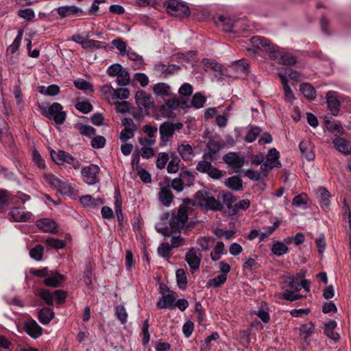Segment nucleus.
<instances>
[{"instance_id": "nucleus-44", "label": "nucleus", "mask_w": 351, "mask_h": 351, "mask_svg": "<svg viewBox=\"0 0 351 351\" xmlns=\"http://www.w3.org/2000/svg\"><path fill=\"white\" fill-rule=\"evenodd\" d=\"M74 84L75 87L79 90H82L84 91H93V87L90 83L86 81L83 79H77L74 81Z\"/></svg>"}, {"instance_id": "nucleus-45", "label": "nucleus", "mask_w": 351, "mask_h": 351, "mask_svg": "<svg viewBox=\"0 0 351 351\" xmlns=\"http://www.w3.org/2000/svg\"><path fill=\"white\" fill-rule=\"evenodd\" d=\"M114 210L119 220L122 219V200L119 193L116 192L114 194Z\"/></svg>"}, {"instance_id": "nucleus-5", "label": "nucleus", "mask_w": 351, "mask_h": 351, "mask_svg": "<svg viewBox=\"0 0 351 351\" xmlns=\"http://www.w3.org/2000/svg\"><path fill=\"white\" fill-rule=\"evenodd\" d=\"M50 154L52 160L58 165L68 164L75 169L80 168L81 165L80 162L77 159L73 158L70 154L64 151L59 150L56 152L51 150Z\"/></svg>"}, {"instance_id": "nucleus-8", "label": "nucleus", "mask_w": 351, "mask_h": 351, "mask_svg": "<svg viewBox=\"0 0 351 351\" xmlns=\"http://www.w3.org/2000/svg\"><path fill=\"white\" fill-rule=\"evenodd\" d=\"M202 253L198 248L191 247L185 255V261L193 271H196L199 268Z\"/></svg>"}, {"instance_id": "nucleus-31", "label": "nucleus", "mask_w": 351, "mask_h": 351, "mask_svg": "<svg viewBox=\"0 0 351 351\" xmlns=\"http://www.w3.org/2000/svg\"><path fill=\"white\" fill-rule=\"evenodd\" d=\"M222 199L223 205L225 204L228 209L234 208V204L236 202V197L229 191L221 192L219 193V199Z\"/></svg>"}, {"instance_id": "nucleus-13", "label": "nucleus", "mask_w": 351, "mask_h": 351, "mask_svg": "<svg viewBox=\"0 0 351 351\" xmlns=\"http://www.w3.org/2000/svg\"><path fill=\"white\" fill-rule=\"evenodd\" d=\"M58 14L61 18L69 17L71 16H81L84 14L83 10L75 5H64L56 9Z\"/></svg>"}, {"instance_id": "nucleus-41", "label": "nucleus", "mask_w": 351, "mask_h": 351, "mask_svg": "<svg viewBox=\"0 0 351 351\" xmlns=\"http://www.w3.org/2000/svg\"><path fill=\"white\" fill-rule=\"evenodd\" d=\"M188 283L186 273L183 269H177V285L180 289H185Z\"/></svg>"}, {"instance_id": "nucleus-59", "label": "nucleus", "mask_w": 351, "mask_h": 351, "mask_svg": "<svg viewBox=\"0 0 351 351\" xmlns=\"http://www.w3.org/2000/svg\"><path fill=\"white\" fill-rule=\"evenodd\" d=\"M114 47L118 49L120 52V54L122 56H125L127 52V45L121 39H116L113 40L112 42Z\"/></svg>"}, {"instance_id": "nucleus-61", "label": "nucleus", "mask_w": 351, "mask_h": 351, "mask_svg": "<svg viewBox=\"0 0 351 351\" xmlns=\"http://www.w3.org/2000/svg\"><path fill=\"white\" fill-rule=\"evenodd\" d=\"M295 292L296 291H285L282 293V298L290 302H293L303 298L302 295L296 293Z\"/></svg>"}, {"instance_id": "nucleus-19", "label": "nucleus", "mask_w": 351, "mask_h": 351, "mask_svg": "<svg viewBox=\"0 0 351 351\" xmlns=\"http://www.w3.org/2000/svg\"><path fill=\"white\" fill-rule=\"evenodd\" d=\"M335 147L344 155H350L351 154V145L350 143L345 138L337 136L332 140Z\"/></svg>"}, {"instance_id": "nucleus-14", "label": "nucleus", "mask_w": 351, "mask_h": 351, "mask_svg": "<svg viewBox=\"0 0 351 351\" xmlns=\"http://www.w3.org/2000/svg\"><path fill=\"white\" fill-rule=\"evenodd\" d=\"M25 332L32 338L37 339L43 334V328L32 319H27L24 322Z\"/></svg>"}, {"instance_id": "nucleus-53", "label": "nucleus", "mask_w": 351, "mask_h": 351, "mask_svg": "<svg viewBox=\"0 0 351 351\" xmlns=\"http://www.w3.org/2000/svg\"><path fill=\"white\" fill-rule=\"evenodd\" d=\"M261 129L258 127L251 128L245 136V141L252 143L254 142L261 133Z\"/></svg>"}, {"instance_id": "nucleus-34", "label": "nucleus", "mask_w": 351, "mask_h": 351, "mask_svg": "<svg viewBox=\"0 0 351 351\" xmlns=\"http://www.w3.org/2000/svg\"><path fill=\"white\" fill-rule=\"evenodd\" d=\"M153 90L157 96L162 97L170 95V86L165 83H158L155 84Z\"/></svg>"}, {"instance_id": "nucleus-11", "label": "nucleus", "mask_w": 351, "mask_h": 351, "mask_svg": "<svg viewBox=\"0 0 351 351\" xmlns=\"http://www.w3.org/2000/svg\"><path fill=\"white\" fill-rule=\"evenodd\" d=\"M138 143L141 146V155L144 159H149L155 155L152 146L156 143V140L152 138H138Z\"/></svg>"}, {"instance_id": "nucleus-57", "label": "nucleus", "mask_w": 351, "mask_h": 351, "mask_svg": "<svg viewBox=\"0 0 351 351\" xmlns=\"http://www.w3.org/2000/svg\"><path fill=\"white\" fill-rule=\"evenodd\" d=\"M44 248L43 246L38 245L32 248L29 252V255L32 258L36 261H40L43 255Z\"/></svg>"}, {"instance_id": "nucleus-7", "label": "nucleus", "mask_w": 351, "mask_h": 351, "mask_svg": "<svg viewBox=\"0 0 351 351\" xmlns=\"http://www.w3.org/2000/svg\"><path fill=\"white\" fill-rule=\"evenodd\" d=\"M184 204L180 206L178 210L177 211V231L181 232L182 230L186 226L188 222V212L190 209L189 205L191 204V202L189 199L184 200Z\"/></svg>"}, {"instance_id": "nucleus-20", "label": "nucleus", "mask_w": 351, "mask_h": 351, "mask_svg": "<svg viewBox=\"0 0 351 351\" xmlns=\"http://www.w3.org/2000/svg\"><path fill=\"white\" fill-rule=\"evenodd\" d=\"M158 197L159 200L162 205L169 206L174 198V195L171 191V186H167L161 188V190L158 194Z\"/></svg>"}, {"instance_id": "nucleus-27", "label": "nucleus", "mask_w": 351, "mask_h": 351, "mask_svg": "<svg viewBox=\"0 0 351 351\" xmlns=\"http://www.w3.org/2000/svg\"><path fill=\"white\" fill-rule=\"evenodd\" d=\"M225 184L229 189L233 191H241L243 189V181L239 176H232L228 178Z\"/></svg>"}, {"instance_id": "nucleus-40", "label": "nucleus", "mask_w": 351, "mask_h": 351, "mask_svg": "<svg viewBox=\"0 0 351 351\" xmlns=\"http://www.w3.org/2000/svg\"><path fill=\"white\" fill-rule=\"evenodd\" d=\"M60 186H58L57 190L62 194L71 196L73 194V189L72 186L68 181L64 179H61Z\"/></svg>"}, {"instance_id": "nucleus-63", "label": "nucleus", "mask_w": 351, "mask_h": 351, "mask_svg": "<svg viewBox=\"0 0 351 351\" xmlns=\"http://www.w3.org/2000/svg\"><path fill=\"white\" fill-rule=\"evenodd\" d=\"M130 95L129 90L126 88H115V97L116 101L118 99L124 100L128 98Z\"/></svg>"}, {"instance_id": "nucleus-33", "label": "nucleus", "mask_w": 351, "mask_h": 351, "mask_svg": "<svg viewBox=\"0 0 351 351\" xmlns=\"http://www.w3.org/2000/svg\"><path fill=\"white\" fill-rule=\"evenodd\" d=\"M337 327L335 321L331 320L325 325L324 333L329 338L337 340L339 339V335L334 332V329Z\"/></svg>"}, {"instance_id": "nucleus-43", "label": "nucleus", "mask_w": 351, "mask_h": 351, "mask_svg": "<svg viewBox=\"0 0 351 351\" xmlns=\"http://www.w3.org/2000/svg\"><path fill=\"white\" fill-rule=\"evenodd\" d=\"M317 193L321 198V206L322 207H328L330 203L329 198L330 197L329 191L326 188L321 187L318 189Z\"/></svg>"}, {"instance_id": "nucleus-28", "label": "nucleus", "mask_w": 351, "mask_h": 351, "mask_svg": "<svg viewBox=\"0 0 351 351\" xmlns=\"http://www.w3.org/2000/svg\"><path fill=\"white\" fill-rule=\"evenodd\" d=\"M206 101V97L201 93L197 92L195 93L192 99H190V105H189V108L187 109L190 108L191 106L197 109L201 108L204 106Z\"/></svg>"}, {"instance_id": "nucleus-6", "label": "nucleus", "mask_w": 351, "mask_h": 351, "mask_svg": "<svg viewBox=\"0 0 351 351\" xmlns=\"http://www.w3.org/2000/svg\"><path fill=\"white\" fill-rule=\"evenodd\" d=\"M193 91V88L191 84H183L178 89L179 97H177V107L187 109L190 105V97Z\"/></svg>"}, {"instance_id": "nucleus-47", "label": "nucleus", "mask_w": 351, "mask_h": 351, "mask_svg": "<svg viewBox=\"0 0 351 351\" xmlns=\"http://www.w3.org/2000/svg\"><path fill=\"white\" fill-rule=\"evenodd\" d=\"M271 250L275 255L279 256L286 254L288 251V247L285 243L277 242L273 245Z\"/></svg>"}, {"instance_id": "nucleus-64", "label": "nucleus", "mask_w": 351, "mask_h": 351, "mask_svg": "<svg viewBox=\"0 0 351 351\" xmlns=\"http://www.w3.org/2000/svg\"><path fill=\"white\" fill-rule=\"evenodd\" d=\"M75 108L83 113H88L93 110V106L86 101H79L75 104Z\"/></svg>"}, {"instance_id": "nucleus-62", "label": "nucleus", "mask_w": 351, "mask_h": 351, "mask_svg": "<svg viewBox=\"0 0 351 351\" xmlns=\"http://www.w3.org/2000/svg\"><path fill=\"white\" fill-rule=\"evenodd\" d=\"M46 243L49 246L56 249H62L65 246V243L63 241L54 238H48L46 239Z\"/></svg>"}, {"instance_id": "nucleus-18", "label": "nucleus", "mask_w": 351, "mask_h": 351, "mask_svg": "<svg viewBox=\"0 0 351 351\" xmlns=\"http://www.w3.org/2000/svg\"><path fill=\"white\" fill-rule=\"evenodd\" d=\"M300 151L302 155L308 160L315 159V154L313 151V145L308 140H303L299 145Z\"/></svg>"}, {"instance_id": "nucleus-51", "label": "nucleus", "mask_w": 351, "mask_h": 351, "mask_svg": "<svg viewBox=\"0 0 351 351\" xmlns=\"http://www.w3.org/2000/svg\"><path fill=\"white\" fill-rule=\"evenodd\" d=\"M128 58L131 60L136 62V69H139L141 67L143 64V58L142 56L137 54L136 52L133 51L131 49H129L126 54Z\"/></svg>"}, {"instance_id": "nucleus-58", "label": "nucleus", "mask_w": 351, "mask_h": 351, "mask_svg": "<svg viewBox=\"0 0 351 351\" xmlns=\"http://www.w3.org/2000/svg\"><path fill=\"white\" fill-rule=\"evenodd\" d=\"M214 241V239L209 237H204L199 239L197 243L202 247V250L207 251L210 248V243H213Z\"/></svg>"}, {"instance_id": "nucleus-39", "label": "nucleus", "mask_w": 351, "mask_h": 351, "mask_svg": "<svg viewBox=\"0 0 351 351\" xmlns=\"http://www.w3.org/2000/svg\"><path fill=\"white\" fill-rule=\"evenodd\" d=\"M283 289L285 291H300L299 283L292 277L287 278L283 285Z\"/></svg>"}, {"instance_id": "nucleus-24", "label": "nucleus", "mask_w": 351, "mask_h": 351, "mask_svg": "<svg viewBox=\"0 0 351 351\" xmlns=\"http://www.w3.org/2000/svg\"><path fill=\"white\" fill-rule=\"evenodd\" d=\"M37 226L43 232H53L57 228L56 223L51 219L45 218L36 222Z\"/></svg>"}, {"instance_id": "nucleus-50", "label": "nucleus", "mask_w": 351, "mask_h": 351, "mask_svg": "<svg viewBox=\"0 0 351 351\" xmlns=\"http://www.w3.org/2000/svg\"><path fill=\"white\" fill-rule=\"evenodd\" d=\"M44 180L45 181L49 184L50 186H53L57 189L58 186H60V183L61 178L51 174V173H47L44 175Z\"/></svg>"}, {"instance_id": "nucleus-21", "label": "nucleus", "mask_w": 351, "mask_h": 351, "mask_svg": "<svg viewBox=\"0 0 351 351\" xmlns=\"http://www.w3.org/2000/svg\"><path fill=\"white\" fill-rule=\"evenodd\" d=\"M63 280L64 277L62 274L56 271H51L45 278L44 283L48 287H57L62 284Z\"/></svg>"}, {"instance_id": "nucleus-54", "label": "nucleus", "mask_w": 351, "mask_h": 351, "mask_svg": "<svg viewBox=\"0 0 351 351\" xmlns=\"http://www.w3.org/2000/svg\"><path fill=\"white\" fill-rule=\"evenodd\" d=\"M308 197L305 193H301L298 195H296L292 202L293 205L297 207H306L307 204Z\"/></svg>"}, {"instance_id": "nucleus-36", "label": "nucleus", "mask_w": 351, "mask_h": 351, "mask_svg": "<svg viewBox=\"0 0 351 351\" xmlns=\"http://www.w3.org/2000/svg\"><path fill=\"white\" fill-rule=\"evenodd\" d=\"M230 67L239 73H245L249 67V63L245 60L241 59L230 63Z\"/></svg>"}, {"instance_id": "nucleus-48", "label": "nucleus", "mask_w": 351, "mask_h": 351, "mask_svg": "<svg viewBox=\"0 0 351 351\" xmlns=\"http://www.w3.org/2000/svg\"><path fill=\"white\" fill-rule=\"evenodd\" d=\"M259 267L260 265L256 261L255 258L252 257H248L245 259H243V268L245 269L254 271Z\"/></svg>"}, {"instance_id": "nucleus-3", "label": "nucleus", "mask_w": 351, "mask_h": 351, "mask_svg": "<svg viewBox=\"0 0 351 351\" xmlns=\"http://www.w3.org/2000/svg\"><path fill=\"white\" fill-rule=\"evenodd\" d=\"M156 230L165 237H171L172 243L176 241V217L173 213H166L161 217V221L156 224Z\"/></svg>"}, {"instance_id": "nucleus-2", "label": "nucleus", "mask_w": 351, "mask_h": 351, "mask_svg": "<svg viewBox=\"0 0 351 351\" xmlns=\"http://www.w3.org/2000/svg\"><path fill=\"white\" fill-rule=\"evenodd\" d=\"M195 202L201 207L206 210L221 211L223 208V204L220 202L219 196L215 198L212 192L209 191H199L195 195Z\"/></svg>"}, {"instance_id": "nucleus-52", "label": "nucleus", "mask_w": 351, "mask_h": 351, "mask_svg": "<svg viewBox=\"0 0 351 351\" xmlns=\"http://www.w3.org/2000/svg\"><path fill=\"white\" fill-rule=\"evenodd\" d=\"M226 280H227V275L221 274L217 276V277H215L213 279H210L208 281V284L210 287H219L220 285H223V283H225Z\"/></svg>"}, {"instance_id": "nucleus-30", "label": "nucleus", "mask_w": 351, "mask_h": 351, "mask_svg": "<svg viewBox=\"0 0 351 351\" xmlns=\"http://www.w3.org/2000/svg\"><path fill=\"white\" fill-rule=\"evenodd\" d=\"M81 204L84 206L96 207L103 204V202L99 198H93L89 195H83L80 198Z\"/></svg>"}, {"instance_id": "nucleus-12", "label": "nucleus", "mask_w": 351, "mask_h": 351, "mask_svg": "<svg viewBox=\"0 0 351 351\" xmlns=\"http://www.w3.org/2000/svg\"><path fill=\"white\" fill-rule=\"evenodd\" d=\"M9 215L16 222H27L32 217V213L25 210L24 207H14L10 210Z\"/></svg>"}, {"instance_id": "nucleus-37", "label": "nucleus", "mask_w": 351, "mask_h": 351, "mask_svg": "<svg viewBox=\"0 0 351 351\" xmlns=\"http://www.w3.org/2000/svg\"><path fill=\"white\" fill-rule=\"evenodd\" d=\"M38 91L43 95L55 96L60 93V87L55 84L48 86H40L38 87Z\"/></svg>"}, {"instance_id": "nucleus-25", "label": "nucleus", "mask_w": 351, "mask_h": 351, "mask_svg": "<svg viewBox=\"0 0 351 351\" xmlns=\"http://www.w3.org/2000/svg\"><path fill=\"white\" fill-rule=\"evenodd\" d=\"M300 91L308 100L312 101L316 97V92L314 87L308 83H302L300 84Z\"/></svg>"}, {"instance_id": "nucleus-49", "label": "nucleus", "mask_w": 351, "mask_h": 351, "mask_svg": "<svg viewBox=\"0 0 351 351\" xmlns=\"http://www.w3.org/2000/svg\"><path fill=\"white\" fill-rule=\"evenodd\" d=\"M115 315L117 318L121 322L125 324L128 320V313L123 305H119L116 307Z\"/></svg>"}, {"instance_id": "nucleus-16", "label": "nucleus", "mask_w": 351, "mask_h": 351, "mask_svg": "<svg viewBox=\"0 0 351 351\" xmlns=\"http://www.w3.org/2000/svg\"><path fill=\"white\" fill-rule=\"evenodd\" d=\"M326 101L328 108L333 115H337L339 110L340 103L337 99V93L335 91L330 90L326 94Z\"/></svg>"}, {"instance_id": "nucleus-35", "label": "nucleus", "mask_w": 351, "mask_h": 351, "mask_svg": "<svg viewBox=\"0 0 351 351\" xmlns=\"http://www.w3.org/2000/svg\"><path fill=\"white\" fill-rule=\"evenodd\" d=\"M177 149L183 160H189L191 159L193 156V149L189 144H182Z\"/></svg>"}, {"instance_id": "nucleus-17", "label": "nucleus", "mask_w": 351, "mask_h": 351, "mask_svg": "<svg viewBox=\"0 0 351 351\" xmlns=\"http://www.w3.org/2000/svg\"><path fill=\"white\" fill-rule=\"evenodd\" d=\"M194 176L188 171H184L177 178V192H180L184 186H189L193 184Z\"/></svg>"}, {"instance_id": "nucleus-55", "label": "nucleus", "mask_w": 351, "mask_h": 351, "mask_svg": "<svg viewBox=\"0 0 351 351\" xmlns=\"http://www.w3.org/2000/svg\"><path fill=\"white\" fill-rule=\"evenodd\" d=\"M21 37V34H18V36L14 40L13 43L8 47L7 53L8 54L14 55L17 52L20 47Z\"/></svg>"}, {"instance_id": "nucleus-22", "label": "nucleus", "mask_w": 351, "mask_h": 351, "mask_svg": "<svg viewBox=\"0 0 351 351\" xmlns=\"http://www.w3.org/2000/svg\"><path fill=\"white\" fill-rule=\"evenodd\" d=\"M176 130V125L171 122H165L160 127V133L161 139L163 142H166L171 137Z\"/></svg>"}, {"instance_id": "nucleus-32", "label": "nucleus", "mask_w": 351, "mask_h": 351, "mask_svg": "<svg viewBox=\"0 0 351 351\" xmlns=\"http://www.w3.org/2000/svg\"><path fill=\"white\" fill-rule=\"evenodd\" d=\"M53 317L54 313L48 308H42L38 313V319L43 324H49Z\"/></svg>"}, {"instance_id": "nucleus-23", "label": "nucleus", "mask_w": 351, "mask_h": 351, "mask_svg": "<svg viewBox=\"0 0 351 351\" xmlns=\"http://www.w3.org/2000/svg\"><path fill=\"white\" fill-rule=\"evenodd\" d=\"M176 110V99L171 98L165 101L161 106L160 111L162 116L166 117H173Z\"/></svg>"}, {"instance_id": "nucleus-60", "label": "nucleus", "mask_w": 351, "mask_h": 351, "mask_svg": "<svg viewBox=\"0 0 351 351\" xmlns=\"http://www.w3.org/2000/svg\"><path fill=\"white\" fill-rule=\"evenodd\" d=\"M12 199V195L7 190L0 189V209Z\"/></svg>"}, {"instance_id": "nucleus-4", "label": "nucleus", "mask_w": 351, "mask_h": 351, "mask_svg": "<svg viewBox=\"0 0 351 351\" xmlns=\"http://www.w3.org/2000/svg\"><path fill=\"white\" fill-rule=\"evenodd\" d=\"M43 115L48 119H53L57 124H62L66 119V112L63 111L62 105L55 102L50 106L45 104L39 105Z\"/></svg>"}, {"instance_id": "nucleus-15", "label": "nucleus", "mask_w": 351, "mask_h": 351, "mask_svg": "<svg viewBox=\"0 0 351 351\" xmlns=\"http://www.w3.org/2000/svg\"><path fill=\"white\" fill-rule=\"evenodd\" d=\"M223 161L232 169H239L244 165V158L240 157L234 152H229L223 157Z\"/></svg>"}, {"instance_id": "nucleus-56", "label": "nucleus", "mask_w": 351, "mask_h": 351, "mask_svg": "<svg viewBox=\"0 0 351 351\" xmlns=\"http://www.w3.org/2000/svg\"><path fill=\"white\" fill-rule=\"evenodd\" d=\"M137 128H124L120 134V139L122 141H127L128 140L132 138L134 136V132L136 130Z\"/></svg>"}, {"instance_id": "nucleus-9", "label": "nucleus", "mask_w": 351, "mask_h": 351, "mask_svg": "<svg viewBox=\"0 0 351 351\" xmlns=\"http://www.w3.org/2000/svg\"><path fill=\"white\" fill-rule=\"evenodd\" d=\"M162 298L157 302V306L159 308H166L171 307L175 301V295L173 291H170L169 288L165 285L160 286Z\"/></svg>"}, {"instance_id": "nucleus-46", "label": "nucleus", "mask_w": 351, "mask_h": 351, "mask_svg": "<svg viewBox=\"0 0 351 351\" xmlns=\"http://www.w3.org/2000/svg\"><path fill=\"white\" fill-rule=\"evenodd\" d=\"M130 77L127 70L123 69L117 76V82L119 86H125L130 83Z\"/></svg>"}, {"instance_id": "nucleus-29", "label": "nucleus", "mask_w": 351, "mask_h": 351, "mask_svg": "<svg viewBox=\"0 0 351 351\" xmlns=\"http://www.w3.org/2000/svg\"><path fill=\"white\" fill-rule=\"evenodd\" d=\"M100 90L105 99L108 101V103L112 104L116 101L115 88L108 85H105L101 88Z\"/></svg>"}, {"instance_id": "nucleus-42", "label": "nucleus", "mask_w": 351, "mask_h": 351, "mask_svg": "<svg viewBox=\"0 0 351 351\" xmlns=\"http://www.w3.org/2000/svg\"><path fill=\"white\" fill-rule=\"evenodd\" d=\"M224 250V244L221 241L217 243L213 251L210 253V258L213 261H216L219 260Z\"/></svg>"}, {"instance_id": "nucleus-38", "label": "nucleus", "mask_w": 351, "mask_h": 351, "mask_svg": "<svg viewBox=\"0 0 351 351\" xmlns=\"http://www.w3.org/2000/svg\"><path fill=\"white\" fill-rule=\"evenodd\" d=\"M190 14L191 10L186 3L177 0V18L188 17Z\"/></svg>"}, {"instance_id": "nucleus-26", "label": "nucleus", "mask_w": 351, "mask_h": 351, "mask_svg": "<svg viewBox=\"0 0 351 351\" xmlns=\"http://www.w3.org/2000/svg\"><path fill=\"white\" fill-rule=\"evenodd\" d=\"M280 154L276 149H270L266 156V162L271 163L274 167H280L281 163L279 161Z\"/></svg>"}, {"instance_id": "nucleus-1", "label": "nucleus", "mask_w": 351, "mask_h": 351, "mask_svg": "<svg viewBox=\"0 0 351 351\" xmlns=\"http://www.w3.org/2000/svg\"><path fill=\"white\" fill-rule=\"evenodd\" d=\"M250 42L252 48H247V51L254 54H256L258 49L267 52L271 59L276 60L280 58V62L284 65H293L296 62L295 56L289 53H282L279 47L274 45L267 38L256 36L250 38Z\"/></svg>"}, {"instance_id": "nucleus-10", "label": "nucleus", "mask_w": 351, "mask_h": 351, "mask_svg": "<svg viewBox=\"0 0 351 351\" xmlns=\"http://www.w3.org/2000/svg\"><path fill=\"white\" fill-rule=\"evenodd\" d=\"M99 168L95 165H90L82 169L81 173L84 181L88 184H94L97 180Z\"/></svg>"}]
</instances>
